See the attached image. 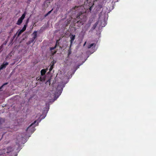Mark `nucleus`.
I'll list each match as a JSON object with an SVG mask.
<instances>
[{
  "instance_id": "f257e3e1",
  "label": "nucleus",
  "mask_w": 156,
  "mask_h": 156,
  "mask_svg": "<svg viewBox=\"0 0 156 156\" xmlns=\"http://www.w3.org/2000/svg\"><path fill=\"white\" fill-rule=\"evenodd\" d=\"M76 18V20H79L77 21L76 23L80 26L84 24L86 20V16L83 13L80 12L77 14Z\"/></svg>"
},
{
  "instance_id": "f03ea898",
  "label": "nucleus",
  "mask_w": 156,
  "mask_h": 156,
  "mask_svg": "<svg viewBox=\"0 0 156 156\" xmlns=\"http://www.w3.org/2000/svg\"><path fill=\"white\" fill-rule=\"evenodd\" d=\"M26 13L25 12L20 17L18 20L16 24L20 25L23 22V20L24 19L26 16Z\"/></svg>"
},
{
  "instance_id": "7ed1b4c3",
  "label": "nucleus",
  "mask_w": 156,
  "mask_h": 156,
  "mask_svg": "<svg viewBox=\"0 0 156 156\" xmlns=\"http://www.w3.org/2000/svg\"><path fill=\"white\" fill-rule=\"evenodd\" d=\"M36 122V121H35L34 122L32 123L30 126L26 130L27 131L28 130H30L31 132H34L35 130V126H34V124Z\"/></svg>"
},
{
  "instance_id": "20e7f679",
  "label": "nucleus",
  "mask_w": 156,
  "mask_h": 156,
  "mask_svg": "<svg viewBox=\"0 0 156 156\" xmlns=\"http://www.w3.org/2000/svg\"><path fill=\"white\" fill-rule=\"evenodd\" d=\"M62 90L63 88L62 86L60 85H58L57 87L56 91H57V93L59 94V95L61 94Z\"/></svg>"
},
{
  "instance_id": "39448f33",
  "label": "nucleus",
  "mask_w": 156,
  "mask_h": 156,
  "mask_svg": "<svg viewBox=\"0 0 156 156\" xmlns=\"http://www.w3.org/2000/svg\"><path fill=\"white\" fill-rule=\"evenodd\" d=\"M75 36H76L75 35H73V34H71L70 36V48H71V46L72 44H73V43L75 39Z\"/></svg>"
},
{
  "instance_id": "423d86ee",
  "label": "nucleus",
  "mask_w": 156,
  "mask_h": 156,
  "mask_svg": "<svg viewBox=\"0 0 156 156\" xmlns=\"http://www.w3.org/2000/svg\"><path fill=\"white\" fill-rule=\"evenodd\" d=\"M9 64V63L8 62H3V64L1 65L0 66V70L2 69H5L6 66Z\"/></svg>"
},
{
  "instance_id": "0eeeda50",
  "label": "nucleus",
  "mask_w": 156,
  "mask_h": 156,
  "mask_svg": "<svg viewBox=\"0 0 156 156\" xmlns=\"http://www.w3.org/2000/svg\"><path fill=\"white\" fill-rule=\"evenodd\" d=\"M55 62H54V61H52L50 64V67L49 69V71L50 72H51V71L53 69V68L54 66L55 63Z\"/></svg>"
},
{
  "instance_id": "6e6552de",
  "label": "nucleus",
  "mask_w": 156,
  "mask_h": 156,
  "mask_svg": "<svg viewBox=\"0 0 156 156\" xmlns=\"http://www.w3.org/2000/svg\"><path fill=\"white\" fill-rule=\"evenodd\" d=\"M5 122V119L4 118H0V129L2 126V125Z\"/></svg>"
},
{
  "instance_id": "1a4fd4ad",
  "label": "nucleus",
  "mask_w": 156,
  "mask_h": 156,
  "mask_svg": "<svg viewBox=\"0 0 156 156\" xmlns=\"http://www.w3.org/2000/svg\"><path fill=\"white\" fill-rule=\"evenodd\" d=\"M34 37L32 38V42H33L37 37V32L35 31L33 33Z\"/></svg>"
},
{
  "instance_id": "9d476101",
  "label": "nucleus",
  "mask_w": 156,
  "mask_h": 156,
  "mask_svg": "<svg viewBox=\"0 0 156 156\" xmlns=\"http://www.w3.org/2000/svg\"><path fill=\"white\" fill-rule=\"evenodd\" d=\"M7 151L6 152L7 153H9L12 151L13 150V148L11 147H9L7 148Z\"/></svg>"
},
{
  "instance_id": "9b49d317",
  "label": "nucleus",
  "mask_w": 156,
  "mask_h": 156,
  "mask_svg": "<svg viewBox=\"0 0 156 156\" xmlns=\"http://www.w3.org/2000/svg\"><path fill=\"white\" fill-rule=\"evenodd\" d=\"M23 32L21 30H19L18 31V32H17V36L16 38H18Z\"/></svg>"
},
{
  "instance_id": "f8f14e48",
  "label": "nucleus",
  "mask_w": 156,
  "mask_h": 156,
  "mask_svg": "<svg viewBox=\"0 0 156 156\" xmlns=\"http://www.w3.org/2000/svg\"><path fill=\"white\" fill-rule=\"evenodd\" d=\"M46 72V71L45 69H42L41 71V75L42 76L44 75L45 74Z\"/></svg>"
},
{
  "instance_id": "ddd939ff",
  "label": "nucleus",
  "mask_w": 156,
  "mask_h": 156,
  "mask_svg": "<svg viewBox=\"0 0 156 156\" xmlns=\"http://www.w3.org/2000/svg\"><path fill=\"white\" fill-rule=\"evenodd\" d=\"M96 44L95 43H92L88 46L87 48H90L92 46H94V48L95 47Z\"/></svg>"
},
{
  "instance_id": "4468645a",
  "label": "nucleus",
  "mask_w": 156,
  "mask_h": 156,
  "mask_svg": "<svg viewBox=\"0 0 156 156\" xmlns=\"http://www.w3.org/2000/svg\"><path fill=\"white\" fill-rule=\"evenodd\" d=\"M5 149L0 150V155L5 154Z\"/></svg>"
},
{
  "instance_id": "2eb2a0df",
  "label": "nucleus",
  "mask_w": 156,
  "mask_h": 156,
  "mask_svg": "<svg viewBox=\"0 0 156 156\" xmlns=\"http://www.w3.org/2000/svg\"><path fill=\"white\" fill-rule=\"evenodd\" d=\"M72 51L71 48L69 47V48L68 50V57H69V55L71 54Z\"/></svg>"
},
{
  "instance_id": "dca6fc26",
  "label": "nucleus",
  "mask_w": 156,
  "mask_h": 156,
  "mask_svg": "<svg viewBox=\"0 0 156 156\" xmlns=\"http://www.w3.org/2000/svg\"><path fill=\"white\" fill-rule=\"evenodd\" d=\"M27 26V24H25L22 29H21L23 32L26 30Z\"/></svg>"
},
{
  "instance_id": "f3484780",
  "label": "nucleus",
  "mask_w": 156,
  "mask_h": 156,
  "mask_svg": "<svg viewBox=\"0 0 156 156\" xmlns=\"http://www.w3.org/2000/svg\"><path fill=\"white\" fill-rule=\"evenodd\" d=\"M27 26V24H25L22 29H21L23 32L26 30Z\"/></svg>"
},
{
  "instance_id": "a211bd4d",
  "label": "nucleus",
  "mask_w": 156,
  "mask_h": 156,
  "mask_svg": "<svg viewBox=\"0 0 156 156\" xmlns=\"http://www.w3.org/2000/svg\"><path fill=\"white\" fill-rule=\"evenodd\" d=\"M27 26V24H25L22 29H21L23 32L26 30Z\"/></svg>"
},
{
  "instance_id": "6ab92c4d",
  "label": "nucleus",
  "mask_w": 156,
  "mask_h": 156,
  "mask_svg": "<svg viewBox=\"0 0 156 156\" xmlns=\"http://www.w3.org/2000/svg\"><path fill=\"white\" fill-rule=\"evenodd\" d=\"M60 40V39H59L58 40H57L56 42V44L55 45V46L56 47L57 46H59V41Z\"/></svg>"
},
{
  "instance_id": "aec40b11",
  "label": "nucleus",
  "mask_w": 156,
  "mask_h": 156,
  "mask_svg": "<svg viewBox=\"0 0 156 156\" xmlns=\"http://www.w3.org/2000/svg\"><path fill=\"white\" fill-rule=\"evenodd\" d=\"M40 81H44L45 79V78L44 77H41L40 76Z\"/></svg>"
},
{
  "instance_id": "412c9836",
  "label": "nucleus",
  "mask_w": 156,
  "mask_h": 156,
  "mask_svg": "<svg viewBox=\"0 0 156 156\" xmlns=\"http://www.w3.org/2000/svg\"><path fill=\"white\" fill-rule=\"evenodd\" d=\"M8 84L7 83H5L4 84H3L0 87V90H1L2 88L3 87L6 85H7Z\"/></svg>"
},
{
  "instance_id": "4be33fe9",
  "label": "nucleus",
  "mask_w": 156,
  "mask_h": 156,
  "mask_svg": "<svg viewBox=\"0 0 156 156\" xmlns=\"http://www.w3.org/2000/svg\"><path fill=\"white\" fill-rule=\"evenodd\" d=\"M3 47V45L2 44V45L0 46V52H1L2 51V49Z\"/></svg>"
},
{
  "instance_id": "5701e85b",
  "label": "nucleus",
  "mask_w": 156,
  "mask_h": 156,
  "mask_svg": "<svg viewBox=\"0 0 156 156\" xmlns=\"http://www.w3.org/2000/svg\"><path fill=\"white\" fill-rule=\"evenodd\" d=\"M56 48V46H55L54 47H51L50 48V50L51 51H52L53 50H54V49L55 48Z\"/></svg>"
},
{
  "instance_id": "b1692460",
  "label": "nucleus",
  "mask_w": 156,
  "mask_h": 156,
  "mask_svg": "<svg viewBox=\"0 0 156 156\" xmlns=\"http://www.w3.org/2000/svg\"><path fill=\"white\" fill-rule=\"evenodd\" d=\"M79 7H80V6L78 7V6H76L75 7H73V9H74V10H76V8H77Z\"/></svg>"
},
{
  "instance_id": "393cba45",
  "label": "nucleus",
  "mask_w": 156,
  "mask_h": 156,
  "mask_svg": "<svg viewBox=\"0 0 156 156\" xmlns=\"http://www.w3.org/2000/svg\"><path fill=\"white\" fill-rule=\"evenodd\" d=\"M53 9H52L51 11H49L47 13H48V14H49L50 13H51V12L53 11Z\"/></svg>"
},
{
  "instance_id": "a878e982",
  "label": "nucleus",
  "mask_w": 156,
  "mask_h": 156,
  "mask_svg": "<svg viewBox=\"0 0 156 156\" xmlns=\"http://www.w3.org/2000/svg\"><path fill=\"white\" fill-rule=\"evenodd\" d=\"M29 19H27L26 21V23L25 24H27H27L29 22Z\"/></svg>"
},
{
  "instance_id": "bb28decb",
  "label": "nucleus",
  "mask_w": 156,
  "mask_h": 156,
  "mask_svg": "<svg viewBox=\"0 0 156 156\" xmlns=\"http://www.w3.org/2000/svg\"><path fill=\"white\" fill-rule=\"evenodd\" d=\"M40 77H37V78H36V80H39L40 81Z\"/></svg>"
},
{
  "instance_id": "cd10ccee",
  "label": "nucleus",
  "mask_w": 156,
  "mask_h": 156,
  "mask_svg": "<svg viewBox=\"0 0 156 156\" xmlns=\"http://www.w3.org/2000/svg\"><path fill=\"white\" fill-rule=\"evenodd\" d=\"M17 33H16L15 34H14L13 36V38H14L16 36V35H17Z\"/></svg>"
},
{
  "instance_id": "c85d7f7f",
  "label": "nucleus",
  "mask_w": 156,
  "mask_h": 156,
  "mask_svg": "<svg viewBox=\"0 0 156 156\" xmlns=\"http://www.w3.org/2000/svg\"><path fill=\"white\" fill-rule=\"evenodd\" d=\"M56 51H55V52H54L53 53H52V55H54L56 53Z\"/></svg>"
},
{
  "instance_id": "c756f323",
  "label": "nucleus",
  "mask_w": 156,
  "mask_h": 156,
  "mask_svg": "<svg viewBox=\"0 0 156 156\" xmlns=\"http://www.w3.org/2000/svg\"><path fill=\"white\" fill-rule=\"evenodd\" d=\"M48 13H47L45 15V17H46L47 16H48Z\"/></svg>"
},
{
  "instance_id": "7c9ffc66",
  "label": "nucleus",
  "mask_w": 156,
  "mask_h": 156,
  "mask_svg": "<svg viewBox=\"0 0 156 156\" xmlns=\"http://www.w3.org/2000/svg\"><path fill=\"white\" fill-rule=\"evenodd\" d=\"M86 42H85V43H84V44H83V46H84V45H85L86 44Z\"/></svg>"
}]
</instances>
